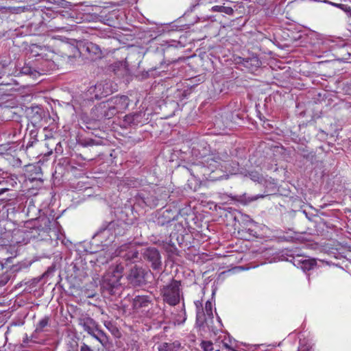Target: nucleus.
Wrapping results in <instances>:
<instances>
[{"instance_id":"obj_1","label":"nucleus","mask_w":351,"mask_h":351,"mask_svg":"<svg viewBox=\"0 0 351 351\" xmlns=\"http://www.w3.org/2000/svg\"><path fill=\"white\" fill-rule=\"evenodd\" d=\"M230 157L227 152L210 153L201 158L198 163L188 168L191 174L199 180L217 181L227 178L230 172Z\"/></svg>"},{"instance_id":"obj_2","label":"nucleus","mask_w":351,"mask_h":351,"mask_svg":"<svg viewBox=\"0 0 351 351\" xmlns=\"http://www.w3.org/2000/svg\"><path fill=\"white\" fill-rule=\"evenodd\" d=\"M61 52L60 49L50 47L47 45L31 44L26 49V56L29 60L35 58L36 61L44 60L48 62L53 59L56 53Z\"/></svg>"},{"instance_id":"obj_3","label":"nucleus","mask_w":351,"mask_h":351,"mask_svg":"<svg viewBox=\"0 0 351 351\" xmlns=\"http://www.w3.org/2000/svg\"><path fill=\"white\" fill-rule=\"evenodd\" d=\"M180 281L173 279L171 282L161 289L163 301L170 306L177 305L180 300Z\"/></svg>"},{"instance_id":"obj_4","label":"nucleus","mask_w":351,"mask_h":351,"mask_svg":"<svg viewBox=\"0 0 351 351\" xmlns=\"http://www.w3.org/2000/svg\"><path fill=\"white\" fill-rule=\"evenodd\" d=\"M195 305L197 310L196 324L198 325V326L202 327L206 322V317H207L208 319L213 318L212 302L208 300L205 304L204 308L202 307V303L201 301H195Z\"/></svg>"},{"instance_id":"obj_5","label":"nucleus","mask_w":351,"mask_h":351,"mask_svg":"<svg viewBox=\"0 0 351 351\" xmlns=\"http://www.w3.org/2000/svg\"><path fill=\"white\" fill-rule=\"evenodd\" d=\"M38 226L29 227L26 226L23 229H19L14 233L16 243H29L31 240L38 241Z\"/></svg>"},{"instance_id":"obj_6","label":"nucleus","mask_w":351,"mask_h":351,"mask_svg":"<svg viewBox=\"0 0 351 351\" xmlns=\"http://www.w3.org/2000/svg\"><path fill=\"white\" fill-rule=\"evenodd\" d=\"M179 213L180 212L176 208H173V209H165L157 218V225L161 227H165L166 230L168 228L171 229L173 222L176 221V220L178 219V217Z\"/></svg>"},{"instance_id":"obj_7","label":"nucleus","mask_w":351,"mask_h":351,"mask_svg":"<svg viewBox=\"0 0 351 351\" xmlns=\"http://www.w3.org/2000/svg\"><path fill=\"white\" fill-rule=\"evenodd\" d=\"M145 261L150 263L151 267L154 270L160 269L162 265L161 256L156 247H147L142 252Z\"/></svg>"},{"instance_id":"obj_8","label":"nucleus","mask_w":351,"mask_h":351,"mask_svg":"<svg viewBox=\"0 0 351 351\" xmlns=\"http://www.w3.org/2000/svg\"><path fill=\"white\" fill-rule=\"evenodd\" d=\"M148 272L142 267L134 266L128 276V279L133 286H140L146 283V276Z\"/></svg>"},{"instance_id":"obj_9","label":"nucleus","mask_w":351,"mask_h":351,"mask_svg":"<svg viewBox=\"0 0 351 351\" xmlns=\"http://www.w3.org/2000/svg\"><path fill=\"white\" fill-rule=\"evenodd\" d=\"M93 92L97 99L107 97L113 93L112 82L110 80L98 82L95 85Z\"/></svg>"},{"instance_id":"obj_10","label":"nucleus","mask_w":351,"mask_h":351,"mask_svg":"<svg viewBox=\"0 0 351 351\" xmlns=\"http://www.w3.org/2000/svg\"><path fill=\"white\" fill-rule=\"evenodd\" d=\"M122 269L117 266L112 273L108 272L104 276V280L110 288L113 289L120 285V280L122 277Z\"/></svg>"},{"instance_id":"obj_11","label":"nucleus","mask_w":351,"mask_h":351,"mask_svg":"<svg viewBox=\"0 0 351 351\" xmlns=\"http://www.w3.org/2000/svg\"><path fill=\"white\" fill-rule=\"evenodd\" d=\"M119 113L124 112L130 104V98L126 95H117L109 99Z\"/></svg>"},{"instance_id":"obj_12","label":"nucleus","mask_w":351,"mask_h":351,"mask_svg":"<svg viewBox=\"0 0 351 351\" xmlns=\"http://www.w3.org/2000/svg\"><path fill=\"white\" fill-rule=\"evenodd\" d=\"M145 112L143 111L130 113L124 117V121L130 125H144L148 119H145Z\"/></svg>"},{"instance_id":"obj_13","label":"nucleus","mask_w":351,"mask_h":351,"mask_svg":"<svg viewBox=\"0 0 351 351\" xmlns=\"http://www.w3.org/2000/svg\"><path fill=\"white\" fill-rule=\"evenodd\" d=\"M97 109L101 110L103 117L107 119L112 118L119 113L109 99L100 104L97 107Z\"/></svg>"},{"instance_id":"obj_14","label":"nucleus","mask_w":351,"mask_h":351,"mask_svg":"<svg viewBox=\"0 0 351 351\" xmlns=\"http://www.w3.org/2000/svg\"><path fill=\"white\" fill-rule=\"evenodd\" d=\"M149 193H153L150 195H147V190L143 189L141 193H138V196L143 202L147 206L155 207L158 204V198L155 195L156 191L155 189L149 190Z\"/></svg>"},{"instance_id":"obj_15","label":"nucleus","mask_w":351,"mask_h":351,"mask_svg":"<svg viewBox=\"0 0 351 351\" xmlns=\"http://www.w3.org/2000/svg\"><path fill=\"white\" fill-rule=\"evenodd\" d=\"M35 16L41 18L40 22H49L50 20L58 16V14L52 10L51 7L45 6L44 9L36 10Z\"/></svg>"},{"instance_id":"obj_16","label":"nucleus","mask_w":351,"mask_h":351,"mask_svg":"<svg viewBox=\"0 0 351 351\" xmlns=\"http://www.w3.org/2000/svg\"><path fill=\"white\" fill-rule=\"evenodd\" d=\"M178 220L176 221L173 222V225L171 226V229L170 228H168L167 229V231L169 232L171 235L176 234L180 232H182L185 230V226L187 225V222L186 221V219L184 218V217L179 213Z\"/></svg>"},{"instance_id":"obj_17","label":"nucleus","mask_w":351,"mask_h":351,"mask_svg":"<svg viewBox=\"0 0 351 351\" xmlns=\"http://www.w3.org/2000/svg\"><path fill=\"white\" fill-rule=\"evenodd\" d=\"M44 227L38 226V241H45L51 239V221L48 218H43L40 220Z\"/></svg>"},{"instance_id":"obj_18","label":"nucleus","mask_w":351,"mask_h":351,"mask_svg":"<svg viewBox=\"0 0 351 351\" xmlns=\"http://www.w3.org/2000/svg\"><path fill=\"white\" fill-rule=\"evenodd\" d=\"M152 303V300L149 295H136L132 301V307L134 310H140L147 308Z\"/></svg>"},{"instance_id":"obj_19","label":"nucleus","mask_w":351,"mask_h":351,"mask_svg":"<svg viewBox=\"0 0 351 351\" xmlns=\"http://www.w3.org/2000/svg\"><path fill=\"white\" fill-rule=\"evenodd\" d=\"M78 324L84 328L88 334L93 333V328L95 326L94 319L88 315H82L78 318Z\"/></svg>"},{"instance_id":"obj_20","label":"nucleus","mask_w":351,"mask_h":351,"mask_svg":"<svg viewBox=\"0 0 351 351\" xmlns=\"http://www.w3.org/2000/svg\"><path fill=\"white\" fill-rule=\"evenodd\" d=\"M45 71H46V70L44 69L29 65V63H25L21 69L22 73L29 75H36V73L41 74V72L44 73Z\"/></svg>"},{"instance_id":"obj_21","label":"nucleus","mask_w":351,"mask_h":351,"mask_svg":"<svg viewBox=\"0 0 351 351\" xmlns=\"http://www.w3.org/2000/svg\"><path fill=\"white\" fill-rule=\"evenodd\" d=\"M261 169H259L258 170H251L247 172V174L246 176H248L250 178V179L254 182H258L259 184H263L265 182L266 180L265 176L261 172Z\"/></svg>"},{"instance_id":"obj_22","label":"nucleus","mask_w":351,"mask_h":351,"mask_svg":"<svg viewBox=\"0 0 351 351\" xmlns=\"http://www.w3.org/2000/svg\"><path fill=\"white\" fill-rule=\"evenodd\" d=\"M180 347V343L178 341L173 343H162L158 346V351H177Z\"/></svg>"},{"instance_id":"obj_23","label":"nucleus","mask_w":351,"mask_h":351,"mask_svg":"<svg viewBox=\"0 0 351 351\" xmlns=\"http://www.w3.org/2000/svg\"><path fill=\"white\" fill-rule=\"evenodd\" d=\"M316 261L315 259L302 258L298 261V265L304 271H309L316 265Z\"/></svg>"},{"instance_id":"obj_24","label":"nucleus","mask_w":351,"mask_h":351,"mask_svg":"<svg viewBox=\"0 0 351 351\" xmlns=\"http://www.w3.org/2000/svg\"><path fill=\"white\" fill-rule=\"evenodd\" d=\"M83 48L85 49L86 51H87L89 53H93L95 54H97L100 52L99 47L91 42L86 43L85 45L83 46Z\"/></svg>"},{"instance_id":"obj_25","label":"nucleus","mask_w":351,"mask_h":351,"mask_svg":"<svg viewBox=\"0 0 351 351\" xmlns=\"http://www.w3.org/2000/svg\"><path fill=\"white\" fill-rule=\"evenodd\" d=\"M49 321L50 317L49 316H45L36 324V331L43 332L44 328L49 325Z\"/></svg>"},{"instance_id":"obj_26","label":"nucleus","mask_w":351,"mask_h":351,"mask_svg":"<svg viewBox=\"0 0 351 351\" xmlns=\"http://www.w3.org/2000/svg\"><path fill=\"white\" fill-rule=\"evenodd\" d=\"M10 280V274L5 272L0 275V287L5 286Z\"/></svg>"},{"instance_id":"obj_27","label":"nucleus","mask_w":351,"mask_h":351,"mask_svg":"<svg viewBox=\"0 0 351 351\" xmlns=\"http://www.w3.org/2000/svg\"><path fill=\"white\" fill-rule=\"evenodd\" d=\"M200 346L204 350V351L213 350V343L210 341H202L200 344Z\"/></svg>"},{"instance_id":"obj_28","label":"nucleus","mask_w":351,"mask_h":351,"mask_svg":"<svg viewBox=\"0 0 351 351\" xmlns=\"http://www.w3.org/2000/svg\"><path fill=\"white\" fill-rule=\"evenodd\" d=\"M8 191H9V189L8 188L0 189V202H8L11 199L10 196H8V195L3 196Z\"/></svg>"},{"instance_id":"obj_29","label":"nucleus","mask_w":351,"mask_h":351,"mask_svg":"<svg viewBox=\"0 0 351 351\" xmlns=\"http://www.w3.org/2000/svg\"><path fill=\"white\" fill-rule=\"evenodd\" d=\"M129 253H130L131 254L127 256L128 259L132 260L138 258V252L136 250H132L129 252Z\"/></svg>"},{"instance_id":"obj_30","label":"nucleus","mask_w":351,"mask_h":351,"mask_svg":"<svg viewBox=\"0 0 351 351\" xmlns=\"http://www.w3.org/2000/svg\"><path fill=\"white\" fill-rule=\"evenodd\" d=\"M222 12L226 13V14L228 15H232L234 13V10L230 7L223 6Z\"/></svg>"},{"instance_id":"obj_31","label":"nucleus","mask_w":351,"mask_h":351,"mask_svg":"<svg viewBox=\"0 0 351 351\" xmlns=\"http://www.w3.org/2000/svg\"><path fill=\"white\" fill-rule=\"evenodd\" d=\"M31 26L32 27L34 26V28H37V27L39 26V27H41L43 29L47 27V23H31Z\"/></svg>"},{"instance_id":"obj_32","label":"nucleus","mask_w":351,"mask_h":351,"mask_svg":"<svg viewBox=\"0 0 351 351\" xmlns=\"http://www.w3.org/2000/svg\"><path fill=\"white\" fill-rule=\"evenodd\" d=\"M93 337H94L95 339H96L97 340H98L101 343L104 344V339L99 337V335H96L94 333V330H93V333L90 334Z\"/></svg>"},{"instance_id":"obj_33","label":"nucleus","mask_w":351,"mask_h":351,"mask_svg":"<svg viewBox=\"0 0 351 351\" xmlns=\"http://www.w3.org/2000/svg\"><path fill=\"white\" fill-rule=\"evenodd\" d=\"M221 349H226L228 351H236L234 348L230 347L227 343H223Z\"/></svg>"},{"instance_id":"obj_34","label":"nucleus","mask_w":351,"mask_h":351,"mask_svg":"<svg viewBox=\"0 0 351 351\" xmlns=\"http://www.w3.org/2000/svg\"><path fill=\"white\" fill-rule=\"evenodd\" d=\"M80 351H93V350L88 345L83 343L80 347Z\"/></svg>"},{"instance_id":"obj_35","label":"nucleus","mask_w":351,"mask_h":351,"mask_svg":"<svg viewBox=\"0 0 351 351\" xmlns=\"http://www.w3.org/2000/svg\"><path fill=\"white\" fill-rule=\"evenodd\" d=\"M97 330V332H98V335H99V337L104 339V342H105L106 339H107L106 333L103 330Z\"/></svg>"},{"instance_id":"obj_36","label":"nucleus","mask_w":351,"mask_h":351,"mask_svg":"<svg viewBox=\"0 0 351 351\" xmlns=\"http://www.w3.org/2000/svg\"><path fill=\"white\" fill-rule=\"evenodd\" d=\"M223 6L221 5H215L212 8V10L215 12H222Z\"/></svg>"},{"instance_id":"obj_37","label":"nucleus","mask_w":351,"mask_h":351,"mask_svg":"<svg viewBox=\"0 0 351 351\" xmlns=\"http://www.w3.org/2000/svg\"><path fill=\"white\" fill-rule=\"evenodd\" d=\"M350 56H351V54L350 53L347 52V53L346 55H344L342 57H339V59H340L341 60H343V61H346V60H348L349 59Z\"/></svg>"},{"instance_id":"obj_38","label":"nucleus","mask_w":351,"mask_h":351,"mask_svg":"<svg viewBox=\"0 0 351 351\" xmlns=\"http://www.w3.org/2000/svg\"><path fill=\"white\" fill-rule=\"evenodd\" d=\"M48 3L59 5L62 0H47Z\"/></svg>"},{"instance_id":"obj_39","label":"nucleus","mask_w":351,"mask_h":351,"mask_svg":"<svg viewBox=\"0 0 351 351\" xmlns=\"http://www.w3.org/2000/svg\"><path fill=\"white\" fill-rule=\"evenodd\" d=\"M257 3L260 5H265L267 3V0H256Z\"/></svg>"},{"instance_id":"obj_40","label":"nucleus","mask_w":351,"mask_h":351,"mask_svg":"<svg viewBox=\"0 0 351 351\" xmlns=\"http://www.w3.org/2000/svg\"><path fill=\"white\" fill-rule=\"evenodd\" d=\"M71 46L68 45L67 43H61L60 47L62 49H64L66 47H70Z\"/></svg>"},{"instance_id":"obj_41","label":"nucleus","mask_w":351,"mask_h":351,"mask_svg":"<svg viewBox=\"0 0 351 351\" xmlns=\"http://www.w3.org/2000/svg\"><path fill=\"white\" fill-rule=\"evenodd\" d=\"M183 308H184V317L182 322V323H184L185 322V320L186 319V311H185V309H184V305H183Z\"/></svg>"},{"instance_id":"obj_42","label":"nucleus","mask_w":351,"mask_h":351,"mask_svg":"<svg viewBox=\"0 0 351 351\" xmlns=\"http://www.w3.org/2000/svg\"><path fill=\"white\" fill-rule=\"evenodd\" d=\"M93 142H94V141H93V140H90V141H89L88 142H87V143H86V144H87L88 145H91V146H92V145H94Z\"/></svg>"},{"instance_id":"obj_43","label":"nucleus","mask_w":351,"mask_h":351,"mask_svg":"<svg viewBox=\"0 0 351 351\" xmlns=\"http://www.w3.org/2000/svg\"><path fill=\"white\" fill-rule=\"evenodd\" d=\"M58 31H64V30L66 32L68 31V29H66L65 27H58Z\"/></svg>"},{"instance_id":"obj_44","label":"nucleus","mask_w":351,"mask_h":351,"mask_svg":"<svg viewBox=\"0 0 351 351\" xmlns=\"http://www.w3.org/2000/svg\"><path fill=\"white\" fill-rule=\"evenodd\" d=\"M51 62V60L48 61L47 62ZM51 62H52V64H54V62H53V59L51 60Z\"/></svg>"},{"instance_id":"obj_45","label":"nucleus","mask_w":351,"mask_h":351,"mask_svg":"<svg viewBox=\"0 0 351 351\" xmlns=\"http://www.w3.org/2000/svg\"><path fill=\"white\" fill-rule=\"evenodd\" d=\"M51 62V60L48 61L47 62ZM51 62H52V64H54V62H53V59L51 60Z\"/></svg>"},{"instance_id":"obj_46","label":"nucleus","mask_w":351,"mask_h":351,"mask_svg":"<svg viewBox=\"0 0 351 351\" xmlns=\"http://www.w3.org/2000/svg\"><path fill=\"white\" fill-rule=\"evenodd\" d=\"M215 351H220L219 350H216Z\"/></svg>"}]
</instances>
